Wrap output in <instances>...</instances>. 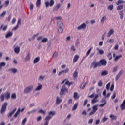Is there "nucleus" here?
I'll list each match as a JSON object with an SVG mask.
<instances>
[{"instance_id":"f257e3e1","label":"nucleus","mask_w":125,"mask_h":125,"mask_svg":"<svg viewBox=\"0 0 125 125\" xmlns=\"http://www.w3.org/2000/svg\"><path fill=\"white\" fill-rule=\"evenodd\" d=\"M56 115V112L55 111H50L48 112V115L45 118V121L49 122L50 119Z\"/></svg>"},{"instance_id":"f03ea898","label":"nucleus","mask_w":125,"mask_h":125,"mask_svg":"<svg viewBox=\"0 0 125 125\" xmlns=\"http://www.w3.org/2000/svg\"><path fill=\"white\" fill-rule=\"evenodd\" d=\"M57 26L58 27V31L59 33L61 34L63 33V22L61 21H57Z\"/></svg>"},{"instance_id":"7ed1b4c3","label":"nucleus","mask_w":125,"mask_h":125,"mask_svg":"<svg viewBox=\"0 0 125 125\" xmlns=\"http://www.w3.org/2000/svg\"><path fill=\"white\" fill-rule=\"evenodd\" d=\"M69 89L66 87L65 85H63L62 88L61 89L60 94L61 95H65L66 93H68Z\"/></svg>"},{"instance_id":"20e7f679","label":"nucleus","mask_w":125,"mask_h":125,"mask_svg":"<svg viewBox=\"0 0 125 125\" xmlns=\"http://www.w3.org/2000/svg\"><path fill=\"white\" fill-rule=\"evenodd\" d=\"M33 89H34V86L30 85L26 87L24 89L23 92L24 93H25V94H28V93H31V92H32V91L33 90Z\"/></svg>"},{"instance_id":"39448f33","label":"nucleus","mask_w":125,"mask_h":125,"mask_svg":"<svg viewBox=\"0 0 125 125\" xmlns=\"http://www.w3.org/2000/svg\"><path fill=\"white\" fill-rule=\"evenodd\" d=\"M92 110L89 113V116H92V115H94L96 112V111L98 110V105H94L92 108Z\"/></svg>"},{"instance_id":"423d86ee","label":"nucleus","mask_w":125,"mask_h":125,"mask_svg":"<svg viewBox=\"0 0 125 125\" xmlns=\"http://www.w3.org/2000/svg\"><path fill=\"white\" fill-rule=\"evenodd\" d=\"M54 0H50V2H49L48 1H46L45 4L46 7H49V6L52 7V6L54 5Z\"/></svg>"},{"instance_id":"0eeeda50","label":"nucleus","mask_w":125,"mask_h":125,"mask_svg":"<svg viewBox=\"0 0 125 125\" xmlns=\"http://www.w3.org/2000/svg\"><path fill=\"white\" fill-rule=\"evenodd\" d=\"M93 49V47H91L89 50L87 51L86 55L85 56H83L82 58V60L83 61L85 59H86V58L87 57V56H88V55H89V54H90V52H91V50H92Z\"/></svg>"},{"instance_id":"6e6552de","label":"nucleus","mask_w":125,"mask_h":125,"mask_svg":"<svg viewBox=\"0 0 125 125\" xmlns=\"http://www.w3.org/2000/svg\"><path fill=\"white\" fill-rule=\"evenodd\" d=\"M18 70H17V68H15L14 67L10 68L8 70V72H9L10 74H12L13 75H15L17 73Z\"/></svg>"},{"instance_id":"1a4fd4ad","label":"nucleus","mask_w":125,"mask_h":125,"mask_svg":"<svg viewBox=\"0 0 125 125\" xmlns=\"http://www.w3.org/2000/svg\"><path fill=\"white\" fill-rule=\"evenodd\" d=\"M86 29V24L85 23H82L77 27V30H85Z\"/></svg>"},{"instance_id":"9d476101","label":"nucleus","mask_w":125,"mask_h":125,"mask_svg":"<svg viewBox=\"0 0 125 125\" xmlns=\"http://www.w3.org/2000/svg\"><path fill=\"white\" fill-rule=\"evenodd\" d=\"M13 48L15 53L19 54V52H20V47L19 46H16L14 45Z\"/></svg>"},{"instance_id":"9b49d317","label":"nucleus","mask_w":125,"mask_h":125,"mask_svg":"<svg viewBox=\"0 0 125 125\" xmlns=\"http://www.w3.org/2000/svg\"><path fill=\"white\" fill-rule=\"evenodd\" d=\"M8 104L6 102H5L2 105L1 109V113H4L6 110V107L7 106Z\"/></svg>"},{"instance_id":"f8f14e48","label":"nucleus","mask_w":125,"mask_h":125,"mask_svg":"<svg viewBox=\"0 0 125 125\" xmlns=\"http://www.w3.org/2000/svg\"><path fill=\"white\" fill-rule=\"evenodd\" d=\"M99 62L100 63V66H106L107 65V60L105 59H102Z\"/></svg>"},{"instance_id":"ddd939ff","label":"nucleus","mask_w":125,"mask_h":125,"mask_svg":"<svg viewBox=\"0 0 125 125\" xmlns=\"http://www.w3.org/2000/svg\"><path fill=\"white\" fill-rule=\"evenodd\" d=\"M101 103H103L102 104H100L99 105V107H104L106 104H107V102L106 101V99H102V100L101 101Z\"/></svg>"},{"instance_id":"4468645a","label":"nucleus","mask_w":125,"mask_h":125,"mask_svg":"<svg viewBox=\"0 0 125 125\" xmlns=\"http://www.w3.org/2000/svg\"><path fill=\"white\" fill-rule=\"evenodd\" d=\"M4 95H5V99H6L7 100H8V99H10V96H11V94L10 92L6 91Z\"/></svg>"},{"instance_id":"2eb2a0df","label":"nucleus","mask_w":125,"mask_h":125,"mask_svg":"<svg viewBox=\"0 0 125 125\" xmlns=\"http://www.w3.org/2000/svg\"><path fill=\"white\" fill-rule=\"evenodd\" d=\"M107 20V16L106 15L104 16L103 17H102L100 22L101 24H104V22Z\"/></svg>"},{"instance_id":"dca6fc26","label":"nucleus","mask_w":125,"mask_h":125,"mask_svg":"<svg viewBox=\"0 0 125 125\" xmlns=\"http://www.w3.org/2000/svg\"><path fill=\"white\" fill-rule=\"evenodd\" d=\"M13 35V32H12V31H9L5 35V38L6 39H8L9 38H10V37H12Z\"/></svg>"},{"instance_id":"f3484780","label":"nucleus","mask_w":125,"mask_h":125,"mask_svg":"<svg viewBox=\"0 0 125 125\" xmlns=\"http://www.w3.org/2000/svg\"><path fill=\"white\" fill-rule=\"evenodd\" d=\"M123 71L122 70H120V72L118 73V75L116 76L115 81H118L120 78V77L123 75Z\"/></svg>"},{"instance_id":"a211bd4d","label":"nucleus","mask_w":125,"mask_h":125,"mask_svg":"<svg viewBox=\"0 0 125 125\" xmlns=\"http://www.w3.org/2000/svg\"><path fill=\"white\" fill-rule=\"evenodd\" d=\"M7 25H1L0 28V31H3L4 32H5V31L7 30Z\"/></svg>"},{"instance_id":"6ab92c4d","label":"nucleus","mask_w":125,"mask_h":125,"mask_svg":"<svg viewBox=\"0 0 125 125\" xmlns=\"http://www.w3.org/2000/svg\"><path fill=\"white\" fill-rule=\"evenodd\" d=\"M42 89V85L41 84H38V86L35 88V91H40Z\"/></svg>"},{"instance_id":"aec40b11","label":"nucleus","mask_w":125,"mask_h":125,"mask_svg":"<svg viewBox=\"0 0 125 125\" xmlns=\"http://www.w3.org/2000/svg\"><path fill=\"white\" fill-rule=\"evenodd\" d=\"M6 65V62H1L0 63V71H1V70H2V68H3V67H5Z\"/></svg>"},{"instance_id":"412c9836","label":"nucleus","mask_w":125,"mask_h":125,"mask_svg":"<svg viewBox=\"0 0 125 125\" xmlns=\"http://www.w3.org/2000/svg\"><path fill=\"white\" fill-rule=\"evenodd\" d=\"M113 34H114V29L113 28L111 29L108 32V33H107V37L108 38H110V37L111 36H112V35H113Z\"/></svg>"},{"instance_id":"4be33fe9","label":"nucleus","mask_w":125,"mask_h":125,"mask_svg":"<svg viewBox=\"0 0 125 125\" xmlns=\"http://www.w3.org/2000/svg\"><path fill=\"white\" fill-rule=\"evenodd\" d=\"M62 102V99L59 97H57L56 98V103L58 104L59 105L60 103H61Z\"/></svg>"},{"instance_id":"5701e85b","label":"nucleus","mask_w":125,"mask_h":125,"mask_svg":"<svg viewBox=\"0 0 125 125\" xmlns=\"http://www.w3.org/2000/svg\"><path fill=\"white\" fill-rule=\"evenodd\" d=\"M17 109L15 108L11 112H10L9 114H8V118H10L16 111Z\"/></svg>"},{"instance_id":"b1692460","label":"nucleus","mask_w":125,"mask_h":125,"mask_svg":"<svg viewBox=\"0 0 125 125\" xmlns=\"http://www.w3.org/2000/svg\"><path fill=\"white\" fill-rule=\"evenodd\" d=\"M60 7H61V4L60 3H58L54 7V10L57 11L58 9H59V8H60Z\"/></svg>"},{"instance_id":"393cba45","label":"nucleus","mask_w":125,"mask_h":125,"mask_svg":"<svg viewBox=\"0 0 125 125\" xmlns=\"http://www.w3.org/2000/svg\"><path fill=\"white\" fill-rule=\"evenodd\" d=\"M80 58V56L78 55H76L73 60V63H75V62H77L78 61V60Z\"/></svg>"},{"instance_id":"a878e982","label":"nucleus","mask_w":125,"mask_h":125,"mask_svg":"<svg viewBox=\"0 0 125 125\" xmlns=\"http://www.w3.org/2000/svg\"><path fill=\"white\" fill-rule=\"evenodd\" d=\"M86 85V82H84L81 84L80 88L81 89H84Z\"/></svg>"},{"instance_id":"bb28decb","label":"nucleus","mask_w":125,"mask_h":125,"mask_svg":"<svg viewBox=\"0 0 125 125\" xmlns=\"http://www.w3.org/2000/svg\"><path fill=\"white\" fill-rule=\"evenodd\" d=\"M78 103H76L72 107V111H76L77 110V108H78Z\"/></svg>"},{"instance_id":"cd10ccee","label":"nucleus","mask_w":125,"mask_h":125,"mask_svg":"<svg viewBox=\"0 0 125 125\" xmlns=\"http://www.w3.org/2000/svg\"><path fill=\"white\" fill-rule=\"evenodd\" d=\"M40 61V57H37L36 58L34 59L33 61L34 64H37L38 62Z\"/></svg>"},{"instance_id":"c85d7f7f","label":"nucleus","mask_w":125,"mask_h":125,"mask_svg":"<svg viewBox=\"0 0 125 125\" xmlns=\"http://www.w3.org/2000/svg\"><path fill=\"white\" fill-rule=\"evenodd\" d=\"M20 113V108H19L17 111L16 112V113L14 115V118H17V116L19 115Z\"/></svg>"},{"instance_id":"c756f323","label":"nucleus","mask_w":125,"mask_h":125,"mask_svg":"<svg viewBox=\"0 0 125 125\" xmlns=\"http://www.w3.org/2000/svg\"><path fill=\"white\" fill-rule=\"evenodd\" d=\"M110 118L111 119L112 121H114L115 120H117V116L115 115L111 114L110 115Z\"/></svg>"},{"instance_id":"7c9ffc66","label":"nucleus","mask_w":125,"mask_h":125,"mask_svg":"<svg viewBox=\"0 0 125 125\" xmlns=\"http://www.w3.org/2000/svg\"><path fill=\"white\" fill-rule=\"evenodd\" d=\"M92 66H94V68H96L98 66H100V63H99V62L97 63H92Z\"/></svg>"},{"instance_id":"2f4dec72","label":"nucleus","mask_w":125,"mask_h":125,"mask_svg":"<svg viewBox=\"0 0 125 125\" xmlns=\"http://www.w3.org/2000/svg\"><path fill=\"white\" fill-rule=\"evenodd\" d=\"M107 9L108 10L112 11V9H114V5L113 4H110L107 6Z\"/></svg>"},{"instance_id":"473e14b6","label":"nucleus","mask_w":125,"mask_h":125,"mask_svg":"<svg viewBox=\"0 0 125 125\" xmlns=\"http://www.w3.org/2000/svg\"><path fill=\"white\" fill-rule=\"evenodd\" d=\"M107 74H108V71L104 70L102 72L101 76H107Z\"/></svg>"},{"instance_id":"72a5a7b5","label":"nucleus","mask_w":125,"mask_h":125,"mask_svg":"<svg viewBox=\"0 0 125 125\" xmlns=\"http://www.w3.org/2000/svg\"><path fill=\"white\" fill-rule=\"evenodd\" d=\"M36 7H40L41 5V0H37L36 3Z\"/></svg>"},{"instance_id":"f704fd0d","label":"nucleus","mask_w":125,"mask_h":125,"mask_svg":"<svg viewBox=\"0 0 125 125\" xmlns=\"http://www.w3.org/2000/svg\"><path fill=\"white\" fill-rule=\"evenodd\" d=\"M11 99L15 100L16 99V94L15 93H12L11 95Z\"/></svg>"},{"instance_id":"c9c22d12","label":"nucleus","mask_w":125,"mask_h":125,"mask_svg":"<svg viewBox=\"0 0 125 125\" xmlns=\"http://www.w3.org/2000/svg\"><path fill=\"white\" fill-rule=\"evenodd\" d=\"M73 96H74V99H78L79 97H80L77 92H74Z\"/></svg>"},{"instance_id":"e433bc0d","label":"nucleus","mask_w":125,"mask_h":125,"mask_svg":"<svg viewBox=\"0 0 125 125\" xmlns=\"http://www.w3.org/2000/svg\"><path fill=\"white\" fill-rule=\"evenodd\" d=\"M124 8V5H118L117 8V10H122Z\"/></svg>"},{"instance_id":"4c0bfd02","label":"nucleus","mask_w":125,"mask_h":125,"mask_svg":"<svg viewBox=\"0 0 125 125\" xmlns=\"http://www.w3.org/2000/svg\"><path fill=\"white\" fill-rule=\"evenodd\" d=\"M122 56H123L122 55H120L119 56H116L114 58V61H118V60H119L120 58H121Z\"/></svg>"},{"instance_id":"58836bf2","label":"nucleus","mask_w":125,"mask_h":125,"mask_svg":"<svg viewBox=\"0 0 125 125\" xmlns=\"http://www.w3.org/2000/svg\"><path fill=\"white\" fill-rule=\"evenodd\" d=\"M119 15L120 16V19H123L124 18V12L123 11H119Z\"/></svg>"},{"instance_id":"ea45409f","label":"nucleus","mask_w":125,"mask_h":125,"mask_svg":"<svg viewBox=\"0 0 125 125\" xmlns=\"http://www.w3.org/2000/svg\"><path fill=\"white\" fill-rule=\"evenodd\" d=\"M118 68H119V67H118V66H114L112 68V72H113V73H116V71L118 70Z\"/></svg>"},{"instance_id":"a19ab883","label":"nucleus","mask_w":125,"mask_h":125,"mask_svg":"<svg viewBox=\"0 0 125 125\" xmlns=\"http://www.w3.org/2000/svg\"><path fill=\"white\" fill-rule=\"evenodd\" d=\"M47 41H48V39H47V38H44L41 40V42H42V43H45L46 42H47Z\"/></svg>"},{"instance_id":"79ce46f5","label":"nucleus","mask_w":125,"mask_h":125,"mask_svg":"<svg viewBox=\"0 0 125 125\" xmlns=\"http://www.w3.org/2000/svg\"><path fill=\"white\" fill-rule=\"evenodd\" d=\"M99 100L97 99H95L94 98L93 100L91 101L92 104H94L95 103H96V102H98Z\"/></svg>"},{"instance_id":"37998d69","label":"nucleus","mask_w":125,"mask_h":125,"mask_svg":"<svg viewBox=\"0 0 125 125\" xmlns=\"http://www.w3.org/2000/svg\"><path fill=\"white\" fill-rule=\"evenodd\" d=\"M125 1H123L122 0H119L116 3L117 5H119V4H122V3H125Z\"/></svg>"},{"instance_id":"c03bdc74","label":"nucleus","mask_w":125,"mask_h":125,"mask_svg":"<svg viewBox=\"0 0 125 125\" xmlns=\"http://www.w3.org/2000/svg\"><path fill=\"white\" fill-rule=\"evenodd\" d=\"M97 50L98 51L99 54H104V50L99 49L98 48H97Z\"/></svg>"},{"instance_id":"a18cd8bd","label":"nucleus","mask_w":125,"mask_h":125,"mask_svg":"<svg viewBox=\"0 0 125 125\" xmlns=\"http://www.w3.org/2000/svg\"><path fill=\"white\" fill-rule=\"evenodd\" d=\"M30 58H31V57L30 56V54H28L27 56L25 58V61H28L30 60Z\"/></svg>"},{"instance_id":"49530a36","label":"nucleus","mask_w":125,"mask_h":125,"mask_svg":"<svg viewBox=\"0 0 125 125\" xmlns=\"http://www.w3.org/2000/svg\"><path fill=\"white\" fill-rule=\"evenodd\" d=\"M107 57L109 58V60H112L113 57H112V53H109L107 55Z\"/></svg>"},{"instance_id":"de8ad7c7","label":"nucleus","mask_w":125,"mask_h":125,"mask_svg":"<svg viewBox=\"0 0 125 125\" xmlns=\"http://www.w3.org/2000/svg\"><path fill=\"white\" fill-rule=\"evenodd\" d=\"M44 78H45L44 76L41 75L39 77V81H43L44 80Z\"/></svg>"},{"instance_id":"09e8293b","label":"nucleus","mask_w":125,"mask_h":125,"mask_svg":"<svg viewBox=\"0 0 125 125\" xmlns=\"http://www.w3.org/2000/svg\"><path fill=\"white\" fill-rule=\"evenodd\" d=\"M40 113H41L42 114H43V115H45V114H46V111L45 110H43L42 109H40L39 110V111Z\"/></svg>"},{"instance_id":"8fccbe9b","label":"nucleus","mask_w":125,"mask_h":125,"mask_svg":"<svg viewBox=\"0 0 125 125\" xmlns=\"http://www.w3.org/2000/svg\"><path fill=\"white\" fill-rule=\"evenodd\" d=\"M110 85H111V82H109L106 85L107 90H110Z\"/></svg>"},{"instance_id":"3c124183","label":"nucleus","mask_w":125,"mask_h":125,"mask_svg":"<svg viewBox=\"0 0 125 125\" xmlns=\"http://www.w3.org/2000/svg\"><path fill=\"white\" fill-rule=\"evenodd\" d=\"M55 20H62V17L61 16L55 17Z\"/></svg>"},{"instance_id":"603ef678","label":"nucleus","mask_w":125,"mask_h":125,"mask_svg":"<svg viewBox=\"0 0 125 125\" xmlns=\"http://www.w3.org/2000/svg\"><path fill=\"white\" fill-rule=\"evenodd\" d=\"M78 71L76 70L73 74V77L74 78H77V77H78Z\"/></svg>"},{"instance_id":"864d4df0","label":"nucleus","mask_w":125,"mask_h":125,"mask_svg":"<svg viewBox=\"0 0 125 125\" xmlns=\"http://www.w3.org/2000/svg\"><path fill=\"white\" fill-rule=\"evenodd\" d=\"M107 120H108V117H104L102 119V122L103 123H105V122H106V121H107Z\"/></svg>"},{"instance_id":"5fc2aeb1","label":"nucleus","mask_w":125,"mask_h":125,"mask_svg":"<svg viewBox=\"0 0 125 125\" xmlns=\"http://www.w3.org/2000/svg\"><path fill=\"white\" fill-rule=\"evenodd\" d=\"M43 39V36H39L37 38V41H40V42H41V41H42Z\"/></svg>"},{"instance_id":"6e6d98bb","label":"nucleus","mask_w":125,"mask_h":125,"mask_svg":"<svg viewBox=\"0 0 125 125\" xmlns=\"http://www.w3.org/2000/svg\"><path fill=\"white\" fill-rule=\"evenodd\" d=\"M0 97V99H1V101L2 102L4 101V97H5L4 95L1 94Z\"/></svg>"},{"instance_id":"4d7b16f0","label":"nucleus","mask_w":125,"mask_h":125,"mask_svg":"<svg viewBox=\"0 0 125 125\" xmlns=\"http://www.w3.org/2000/svg\"><path fill=\"white\" fill-rule=\"evenodd\" d=\"M107 42H108L111 44V43H113V42H114V40L113 39H110L109 40H107Z\"/></svg>"},{"instance_id":"13d9d810","label":"nucleus","mask_w":125,"mask_h":125,"mask_svg":"<svg viewBox=\"0 0 125 125\" xmlns=\"http://www.w3.org/2000/svg\"><path fill=\"white\" fill-rule=\"evenodd\" d=\"M19 25H21V20L20 19H19L18 20L17 26L19 27Z\"/></svg>"},{"instance_id":"bf43d9fd","label":"nucleus","mask_w":125,"mask_h":125,"mask_svg":"<svg viewBox=\"0 0 125 125\" xmlns=\"http://www.w3.org/2000/svg\"><path fill=\"white\" fill-rule=\"evenodd\" d=\"M30 10L32 11L33 9H34V4L33 3H31L30 5Z\"/></svg>"},{"instance_id":"052dcab7","label":"nucleus","mask_w":125,"mask_h":125,"mask_svg":"<svg viewBox=\"0 0 125 125\" xmlns=\"http://www.w3.org/2000/svg\"><path fill=\"white\" fill-rule=\"evenodd\" d=\"M26 122H27V118H25L22 122V125H25V124H26Z\"/></svg>"},{"instance_id":"680f3d73","label":"nucleus","mask_w":125,"mask_h":125,"mask_svg":"<svg viewBox=\"0 0 125 125\" xmlns=\"http://www.w3.org/2000/svg\"><path fill=\"white\" fill-rule=\"evenodd\" d=\"M5 14H6V11H4L2 14L0 15V17H4Z\"/></svg>"},{"instance_id":"e2e57ef3","label":"nucleus","mask_w":125,"mask_h":125,"mask_svg":"<svg viewBox=\"0 0 125 125\" xmlns=\"http://www.w3.org/2000/svg\"><path fill=\"white\" fill-rule=\"evenodd\" d=\"M58 55V53L57 52H55L54 54L53 55V57L54 58H56V57Z\"/></svg>"},{"instance_id":"0e129e2a","label":"nucleus","mask_w":125,"mask_h":125,"mask_svg":"<svg viewBox=\"0 0 125 125\" xmlns=\"http://www.w3.org/2000/svg\"><path fill=\"white\" fill-rule=\"evenodd\" d=\"M63 72V74H66L67 73H68V72H69V68H66L65 70H62Z\"/></svg>"},{"instance_id":"69168bd1","label":"nucleus","mask_w":125,"mask_h":125,"mask_svg":"<svg viewBox=\"0 0 125 125\" xmlns=\"http://www.w3.org/2000/svg\"><path fill=\"white\" fill-rule=\"evenodd\" d=\"M71 49L72 51H76V48L74 45H72L71 47Z\"/></svg>"},{"instance_id":"338daca9","label":"nucleus","mask_w":125,"mask_h":125,"mask_svg":"<svg viewBox=\"0 0 125 125\" xmlns=\"http://www.w3.org/2000/svg\"><path fill=\"white\" fill-rule=\"evenodd\" d=\"M18 28H19V26L16 25L15 27H14L12 29V31H16V30H17V29H18Z\"/></svg>"},{"instance_id":"774afa93","label":"nucleus","mask_w":125,"mask_h":125,"mask_svg":"<svg viewBox=\"0 0 125 125\" xmlns=\"http://www.w3.org/2000/svg\"><path fill=\"white\" fill-rule=\"evenodd\" d=\"M15 22H16V19L13 18L12 21V25H14V24H15Z\"/></svg>"}]
</instances>
